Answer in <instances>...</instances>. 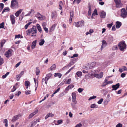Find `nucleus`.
<instances>
[{"instance_id": "f257e3e1", "label": "nucleus", "mask_w": 127, "mask_h": 127, "mask_svg": "<svg viewBox=\"0 0 127 127\" xmlns=\"http://www.w3.org/2000/svg\"><path fill=\"white\" fill-rule=\"evenodd\" d=\"M37 32L36 28H34L29 29L26 31V33L28 35L32 37H34L36 35Z\"/></svg>"}, {"instance_id": "f03ea898", "label": "nucleus", "mask_w": 127, "mask_h": 127, "mask_svg": "<svg viewBox=\"0 0 127 127\" xmlns=\"http://www.w3.org/2000/svg\"><path fill=\"white\" fill-rule=\"evenodd\" d=\"M118 46L120 50L124 51L126 48V45L124 41H122L119 43Z\"/></svg>"}, {"instance_id": "7ed1b4c3", "label": "nucleus", "mask_w": 127, "mask_h": 127, "mask_svg": "<svg viewBox=\"0 0 127 127\" xmlns=\"http://www.w3.org/2000/svg\"><path fill=\"white\" fill-rule=\"evenodd\" d=\"M11 7L13 9L18 8L19 7V5L18 0H12Z\"/></svg>"}, {"instance_id": "20e7f679", "label": "nucleus", "mask_w": 127, "mask_h": 127, "mask_svg": "<svg viewBox=\"0 0 127 127\" xmlns=\"http://www.w3.org/2000/svg\"><path fill=\"white\" fill-rule=\"evenodd\" d=\"M121 16L123 18L127 17V10L124 8L121 9L120 13Z\"/></svg>"}, {"instance_id": "39448f33", "label": "nucleus", "mask_w": 127, "mask_h": 127, "mask_svg": "<svg viewBox=\"0 0 127 127\" xmlns=\"http://www.w3.org/2000/svg\"><path fill=\"white\" fill-rule=\"evenodd\" d=\"M84 22L83 20L79 21L77 22H75V26L77 28L81 27L84 25Z\"/></svg>"}, {"instance_id": "423d86ee", "label": "nucleus", "mask_w": 127, "mask_h": 127, "mask_svg": "<svg viewBox=\"0 0 127 127\" xmlns=\"http://www.w3.org/2000/svg\"><path fill=\"white\" fill-rule=\"evenodd\" d=\"M51 75L52 74L51 73H49L47 75L45 79H42V83H43L44 81L45 84H47L48 80L50 77Z\"/></svg>"}, {"instance_id": "0eeeda50", "label": "nucleus", "mask_w": 127, "mask_h": 127, "mask_svg": "<svg viewBox=\"0 0 127 127\" xmlns=\"http://www.w3.org/2000/svg\"><path fill=\"white\" fill-rule=\"evenodd\" d=\"M103 75V73L102 72H101L99 74H94V76L96 78L99 79L102 78Z\"/></svg>"}, {"instance_id": "6e6552de", "label": "nucleus", "mask_w": 127, "mask_h": 127, "mask_svg": "<svg viewBox=\"0 0 127 127\" xmlns=\"http://www.w3.org/2000/svg\"><path fill=\"white\" fill-rule=\"evenodd\" d=\"M38 112V110L37 109H36L33 112L29 115L28 117L29 119H30L32 118Z\"/></svg>"}, {"instance_id": "1a4fd4ad", "label": "nucleus", "mask_w": 127, "mask_h": 127, "mask_svg": "<svg viewBox=\"0 0 127 127\" xmlns=\"http://www.w3.org/2000/svg\"><path fill=\"white\" fill-rule=\"evenodd\" d=\"M5 55L7 57H9L12 55L11 50H8L5 53Z\"/></svg>"}, {"instance_id": "9d476101", "label": "nucleus", "mask_w": 127, "mask_h": 127, "mask_svg": "<svg viewBox=\"0 0 127 127\" xmlns=\"http://www.w3.org/2000/svg\"><path fill=\"white\" fill-rule=\"evenodd\" d=\"M120 85L119 83L116 84L115 85H113L112 87L113 88L112 90H116L119 87Z\"/></svg>"}, {"instance_id": "9b49d317", "label": "nucleus", "mask_w": 127, "mask_h": 127, "mask_svg": "<svg viewBox=\"0 0 127 127\" xmlns=\"http://www.w3.org/2000/svg\"><path fill=\"white\" fill-rule=\"evenodd\" d=\"M10 19L11 21V23L12 24H14L15 23V18L14 15H10Z\"/></svg>"}, {"instance_id": "f8f14e48", "label": "nucleus", "mask_w": 127, "mask_h": 127, "mask_svg": "<svg viewBox=\"0 0 127 127\" xmlns=\"http://www.w3.org/2000/svg\"><path fill=\"white\" fill-rule=\"evenodd\" d=\"M102 44L101 46V49L102 50L103 48L105 47L107 45V43L106 41L104 40H103L102 41Z\"/></svg>"}, {"instance_id": "ddd939ff", "label": "nucleus", "mask_w": 127, "mask_h": 127, "mask_svg": "<svg viewBox=\"0 0 127 127\" xmlns=\"http://www.w3.org/2000/svg\"><path fill=\"white\" fill-rule=\"evenodd\" d=\"M95 62H93L89 64L88 65L89 68L91 69L93 68L95 66Z\"/></svg>"}, {"instance_id": "4468645a", "label": "nucleus", "mask_w": 127, "mask_h": 127, "mask_svg": "<svg viewBox=\"0 0 127 127\" xmlns=\"http://www.w3.org/2000/svg\"><path fill=\"white\" fill-rule=\"evenodd\" d=\"M23 10V9H20L17 11L15 13V15L17 17H18Z\"/></svg>"}, {"instance_id": "2eb2a0df", "label": "nucleus", "mask_w": 127, "mask_h": 127, "mask_svg": "<svg viewBox=\"0 0 127 127\" xmlns=\"http://www.w3.org/2000/svg\"><path fill=\"white\" fill-rule=\"evenodd\" d=\"M37 40H35L33 41L32 44L31 48L32 49H34L35 47L36 44Z\"/></svg>"}, {"instance_id": "dca6fc26", "label": "nucleus", "mask_w": 127, "mask_h": 127, "mask_svg": "<svg viewBox=\"0 0 127 127\" xmlns=\"http://www.w3.org/2000/svg\"><path fill=\"white\" fill-rule=\"evenodd\" d=\"M76 60L75 59H73L71 60V61L69 64L68 65V66H70L74 64L76 62Z\"/></svg>"}, {"instance_id": "f3484780", "label": "nucleus", "mask_w": 127, "mask_h": 127, "mask_svg": "<svg viewBox=\"0 0 127 127\" xmlns=\"http://www.w3.org/2000/svg\"><path fill=\"white\" fill-rule=\"evenodd\" d=\"M122 25L121 22L119 21H117L116 22V27L117 28H119Z\"/></svg>"}, {"instance_id": "a211bd4d", "label": "nucleus", "mask_w": 127, "mask_h": 127, "mask_svg": "<svg viewBox=\"0 0 127 127\" xmlns=\"http://www.w3.org/2000/svg\"><path fill=\"white\" fill-rule=\"evenodd\" d=\"M116 3V7L117 8H120L122 7L123 4L121 2H118Z\"/></svg>"}, {"instance_id": "6ab92c4d", "label": "nucleus", "mask_w": 127, "mask_h": 127, "mask_svg": "<svg viewBox=\"0 0 127 127\" xmlns=\"http://www.w3.org/2000/svg\"><path fill=\"white\" fill-rule=\"evenodd\" d=\"M54 116L53 114L52 113H48L45 117V120L47 119L49 117H53Z\"/></svg>"}, {"instance_id": "aec40b11", "label": "nucleus", "mask_w": 127, "mask_h": 127, "mask_svg": "<svg viewBox=\"0 0 127 127\" xmlns=\"http://www.w3.org/2000/svg\"><path fill=\"white\" fill-rule=\"evenodd\" d=\"M20 115H17L13 117L11 121L13 122H14L17 120L20 117Z\"/></svg>"}, {"instance_id": "412c9836", "label": "nucleus", "mask_w": 127, "mask_h": 127, "mask_svg": "<svg viewBox=\"0 0 127 127\" xmlns=\"http://www.w3.org/2000/svg\"><path fill=\"white\" fill-rule=\"evenodd\" d=\"M18 85V83H16L14 86H13V88L11 89V92H13L15 91Z\"/></svg>"}, {"instance_id": "4be33fe9", "label": "nucleus", "mask_w": 127, "mask_h": 127, "mask_svg": "<svg viewBox=\"0 0 127 127\" xmlns=\"http://www.w3.org/2000/svg\"><path fill=\"white\" fill-rule=\"evenodd\" d=\"M70 18L69 19V22L70 23H71L72 22V18L73 17V16L74 15V13L73 12V11L70 12Z\"/></svg>"}, {"instance_id": "5701e85b", "label": "nucleus", "mask_w": 127, "mask_h": 127, "mask_svg": "<svg viewBox=\"0 0 127 127\" xmlns=\"http://www.w3.org/2000/svg\"><path fill=\"white\" fill-rule=\"evenodd\" d=\"M25 85L26 87V88L28 89L29 86L30 85V82L28 81H26L25 82Z\"/></svg>"}, {"instance_id": "b1692460", "label": "nucleus", "mask_w": 127, "mask_h": 127, "mask_svg": "<svg viewBox=\"0 0 127 127\" xmlns=\"http://www.w3.org/2000/svg\"><path fill=\"white\" fill-rule=\"evenodd\" d=\"M106 16V13L105 12L103 11L100 12V16L101 18H105Z\"/></svg>"}, {"instance_id": "393cba45", "label": "nucleus", "mask_w": 127, "mask_h": 127, "mask_svg": "<svg viewBox=\"0 0 127 127\" xmlns=\"http://www.w3.org/2000/svg\"><path fill=\"white\" fill-rule=\"evenodd\" d=\"M98 106L96 104H92L90 106V107L92 108H97Z\"/></svg>"}, {"instance_id": "a878e982", "label": "nucleus", "mask_w": 127, "mask_h": 127, "mask_svg": "<svg viewBox=\"0 0 127 127\" xmlns=\"http://www.w3.org/2000/svg\"><path fill=\"white\" fill-rule=\"evenodd\" d=\"M62 74L60 73H55L54 76L55 77L58 76L59 78H60L61 77Z\"/></svg>"}, {"instance_id": "bb28decb", "label": "nucleus", "mask_w": 127, "mask_h": 127, "mask_svg": "<svg viewBox=\"0 0 127 127\" xmlns=\"http://www.w3.org/2000/svg\"><path fill=\"white\" fill-rule=\"evenodd\" d=\"M63 6V3L62 1H60L59 2V8L60 10H62V7Z\"/></svg>"}, {"instance_id": "cd10ccee", "label": "nucleus", "mask_w": 127, "mask_h": 127, "mask_svg": "<svg viewBox=\"0 0 127 127\" xmlns=\"http://www.w3.org/2000/svg\"><path fill=\"white\" fill-rule=\"evenodd\" d=\"M76 75L78 77H80L82 76V73L81 71H78L76 72Z\"/></svg>"}, {"instance_id": "c85d7f7f", "label": "nucleus", "mask_w": 127, "mask_h": 127, "mask_svg": "<svg viewBox=\"0 0 127 127\" xmlns=\"http://www.w3.org/2000/svg\"><path fill=\"white\" fill-rule=\"evenodd\" d=\"M45 42V41L43 39H42L40 40L39 43L40 45H43Z\"/></svg>"}, {"instance_id": "c756f323", "label": "nucleus", "mask_w": 127, "mask_h": 127, "mask_svg": "<svg viewBox=\"0 0 127 127\" xmlns=\"http://www.w3.org/2000/svg\"><path fill=\"white\" fill-rule=\"evenodd\" d=\"M56 65L55 64H53L52 65L50 68V69L51 70H54L55 69L56 67Z\"/></svg>"}, {"instance_id": "7c9ffc66", "label": "nucleus", "mask_w": 127, "mask_h": 127, "mask_svg": "<svg viewBox=\"0 0 127 127\" xmlns=\"http://www.w3.org/2000/svg\"><path fill=\"white\" fill-rule=\"evenodd\" d=\"M6 42L5 40L4 39H3L1 40V42H0V44H1V48H2L3 47V45Z\"/></svg>"}, {"instance_id": "2f4dec72", "label": "nucleus", "mask_w": 127, "mask_h": 127, "mask_svg": "<svg viewBox=\"0 0 127 127\" xmlns=\"http://www.w3.org/2000/svg\"><path fill=\"white\" fill-rule=\"evenodd\" d=\"M37 29L38 30V31L40 32H42V29L40 27V26L38 24L37 25Z\"/></svg>"}, {"instance_id": "473e14b6", "label": "nucleus", "mask_w": 127, "mask_h": 127, "mask_svg": "<svg viewBox=\"0 0 127 127\" xmlns=\"http://www.w3.org/2000/svg\"><path fill=\"white\" fill-rule=\"evenodd\" d=\"M113 40V37L112 36H110L108 38V41L110 42H112Z\"/></svg>"}, {"instance_id": "72a5a7b5", "label": "nucleus", "mask_w": 127, "mask_h": 127, "mask_svg": "<svg viewBox=\"0 0 127 127\" xmlns=\"http://www.w3.org/2000/svg\"><path fill=\"white\" fill-rule=\"evenodd\" d=\"M4 63V61L3 59L0 56V65H2Z\"/></svg>"}, {"instance_id": "f704fd0d", "label": "nucleus", "mask_w": 127, "mask_h": 127, "mask_svg": "<svg viewBox=\"0 0 127 127\" xmlns=\"http://www.w3.org/2000/svg\"><path fill=\"white\" fill-rule=\"evenodd\" d=\"M72 99H76V94L74 93H73L72 94Z\"/></svg>"}, {"instance_id": "c9c22d12", "label": "nucleus", "mask_w": 127, "mask_h": 127, "mask_svg": "<svg viewBox=\"0 0 127 127\" xmlns=\"http://www.w3.org/2000/svg\"><path fill=\"white\" fill-rule=\"evenodd\" d=\"M76 104H75L71 103L72 107L73 109H77V106Z\"/></svg>"}, {"instance_id": "e433bc0d", "label": "nucleus", "mask_w": 127, "mask_h": 127, "mask_svg": "<svg viewBox=\"0 0 127 127\" xmlns=\"http://www.w3.org/2000/svg\"><path fill=\"white\" fill-rule=\"evenodd\" d=\"M9 8L8 7L5 8L2 11V13H3L5 12L8 11L9 10Z\"/></svg>"}, {"instance_id": "4c0bfd02", "label": "nucleus", "mask_w": 127, "mask_h": 127, "mask_svg": "<svg viewBox=\"0 0 127 127\" xmlns=\"http://www.w3.org/2000/svg\"><path fill=\"white\" fill-rule=\"evenodd\" d=\"M32 23V22H29L26 25H25V29H26L28 28V27Z\"/></svg>"}, {"instance_id": "58836bf2", "label": "nucleus", "mask_w": 127, "mask_h": 127, "mask_svg": "<svg viewBox=\"0 0 127 127\" xmlns=\"http://www.w3.org/2000/svg\"><path fill=\"white\" fill-rule=\"evenodd\" d=\"M4 6V4L2 3H0V12L3 9Z\"/></svg>"}, {"instance_id": "ea45409f", "label": "nucleus", "mask_w": 127, "mask_h": 127, "mask_svg": "<svg viewBox=\"0 0 127 127\" xmlns=\"http://www.w3.org/2000/svg\"><path fill=\"white\" fill-rule=\"evenodd\" d=\"M41 16V15L39 13H38L36 14V16L38 19L39 20Z\"/></svg>"}, {"instance_id": "a19ab883", "label": "nucleus", "mask_w": 127, "mask_h": 127, "mask_svg": "<svg viewBox=\"0 0 127 127\" xmlns=\"http://www.w3.org/2000/svg\"><path fill=\"white\" fill-rule=\"evenodd\" d=\"M36 74L37 75H38L40 71H39V70L38 67H36Z\"/></svg>"}, {"instance_id": "79ce46f5", "label": "nucleus", "mask_w": 127, "mask_h": 127, "mask_svg": "<svg viewBox=\"0 0 127 127\" xmlns=\"http://www.w3.org/2000/svg\"><path fill=\"white\" fill-rule=\"evenodd\" d=\"M7 120L6 119H5L4 120V121L3 122V123H5V126L6 127H7L8 126V124H7Z\"/></svg>"}, {"instance_id": "37998d69", "label": "nucleus", "mask_w": 127, "mask_h": 127, "mask_svg": "<svg viewBox=\"0 0 127 127\" xmlns=\"http://www.w3.org/2000/svg\"><path fill=\"white\" fill-rule=\"evenodd\" d=\"M55 27V25H53L51 27L50 29V31L52 32L54 30Z\"/></svg>"}, {"instance_id": "c03bdc74", "label": "nucleus", "mask_w": 127, "mask_h": 127, "mask_svg": "<svg viewBox=\"0 0 127 127\" xmlns=\"http://www.w3.org/2000/svg\"><path fill=\"white\" fill-rule=\"evenodd\" d=\"M71 82V79H68L66 82V84H69Z\"/></svg>"}, {"instance_id": "a18cd8bd", "label": "nucleus", "mask_w": 127, "mask_h": 127, "mask_svg": "<svg viewBox=\"0 0 127 127\" xmlns=\"http://www.w3.org/2000/svg\"><path fill=\"white\" fill-rule=\"evenodd\" d=\"M37 122L35 121H33L31 124V126L32 127L35 126Z\"/></svg>"}, {"instance_id": "49530a36", "label": "nucleus", "mask_w": 127, "mask_h": 127, "mask_svg": "<svg viewBox=\"0 0 127 127\" xmlns=\"http://www.w3.org/2000/svg\"><path fill=\"white\" fill-rule=\"evenodd\" d=\"M9 73L8 72L6 73L4 75H3L2 76V78H3L4 79L9 74Z\"/></svg>"}, {"instance_id": "de8ad7c7", "label": "nucleus", "mask_w": 127, "mask_h": 127, "mask_svg": "<svg viewBox=\"0 0 127 127\" xmlns=\"http://www.w3.org/2000/svg\"><path fill=\"white\" fill-rule=\"evenodd\" d=\"M93 15H98L96 9H95L94 11V12L93 13Z\"/></svg>"}, {"instance_id": "09e8293b", "label": "nucleus", "mask_w": 127, "mask_h": 127, "mask_svg": "<svg viewBox=\"0 0 127 127\" xmlns=\"http://www.w3.org/2000/svg\"><path fill=\"white\" fill-rule=\"evenodd\" d=\"M56 13H52V18H54L56 16Z\"/></svg>"}, {"instance_id": "8fccbe9b", "label": "nucleus", "mask_w": 127, "mask_h": 127, "mask_svg": "<svg viewBox=\"0 0 127 127\" xmlns=\"http://www.w3.org/2000/svg\"><path fill=\"white\" fill-rule=\"evenodd\" d=\"M4 23L3 22L0 24V29L1 28H4Z\"/></svg>"}, {"instance_id": "3c124183", "label": "nucleus", "mask_w": 127, "mask_h": 127, "mask_svg": "<svg viewBox=\"0 0 127 127\" xmlns=\"http://www.w3.org/2000/svg\"><path fill=\"white\" fill-rule=\"evenodd\" d=\"M72 103L71 104H76L77 103V101L76 99H72Z\"/></svg>"}, {"instance_id": "603ef678", "label": "nucleus", "mask_w": 127, "mask_h": 127, "mask_svg": "<svg viewBox=\"0 0 127 127\" xmlns=\"http://www.w3.org/2000/svg\"><path fill=\"white\" fill-rule=\"evenodd\" d=\"M21 77V76H20L19 75H17L16 77V80L17 81H18L20 79Z\"/></svg>"}, {"instance_id": "864d4df0", "label": "nucleus", "mask_w": 127, "mask_h": 127, "mask_svg": "<svg viewBox=\"0 0 127 127\" xmlns=\"http://www.w3.org/2000/svg\"><path fill=\"white\" fill-rule=\"evenodd\" d=\"M96 98V96H91L90 97V98L88 100H91L94 99Z\"/></svg>"}, {"instance_id": "5fc2aeb1", "label": "nucleus", "mask_w": 127, "mask_h": 127, "mask_svg": "<svg viewBox=\"0 0 127 127\" xmlns=\"http://www.w3.org/2000/svg\"><path fill=\"white\" fill-rule=\"evenodd\" d=\"M103 98H102L100 99L99 101L97 102V103L99 104H100L103 101Z\"/></svg>"}, {"instance_id": "6e6d98bb", "label": "nucleus", "mask_w": 127, "mask_h": 127, "mask_svg": "<svg viewBox=\"0 0 127 127\" xmlns=\"http://www.w3.org/2000/svg\"><path fill=\"white\" fill-rule=\"evenodd\" d=\"M81 0H74L73 2V3L76 2L77 4H78L81 1Z\"/></svg>"}, {"instance_id": "4d7b16f0", "label": "nucleus", "mask_w": 127, "mask_h": 127, "mask_svg": "<svg viewBox=\"0 0 127 127\" xmlns=\"http://www.w3.org/2000/svg\"><path fill=\"white\" fill-rule=\"evenodd\" d=\"M123 125L120 123L118 124L116 126V127H122Z\"/></svg>"}, {"instance_id": "13d9d810", "label": "nucleus", "mask_w": 127, "mask_h": 127, "mask_svg": "<svg viewBox=\"0 0 127 127\" xmlns=\"http://www.w3.org/2000/svg\"><path fill=\"white\" fill-rule=\"evenodd\" d=\"M83 90V89L81 88H80L78 89V91L79 93L81 92Z\"/></svg>"}, {"instance_id": "bf43d9fd", "label": "nucleus", "mask_w": 127, "mask_h": 127, "mask_svg": "<svg viewBox=\"0 0 127 127\" xmlns=\"http://www.w3.org/2000/svg\"><path fill=\"white\" fill-rule=\"evenodd\" d=\"M89 9L88 13H89V16L90 15H91V7L90 6H89Z\"/></svg>"}, {"instance_id": "052dcab7", "label": "nucleus", "mask_w": 127, "mask_h": 127, "mask_svg": "<svg viewBox=\"0 0 127 127\" xmlns=\"http://www.w3.org/2000/svg\"><path fill=\"white\" fill-rule=\"evenodd\" d=\"M31 93V91H27L25 92V93L26 95H28L30 94Z\"/></svg>"}, {"instance_id": "680f3d73", "label": "nucleus", "mask_w": 127, "mask_h": 127, "mask_svg": "<svg viewBox=\"0 0 127 127\" xmlns=\"http://www.w3.org/2000/svg\"><path fill=\"white\" fill-rule=\"evenodd\" d=\"M45 19V17L44 16L41 15V17H40L39 20H43Z\"/></svg>"}, {"instance_id": "e2e57ef3", "label": "nucleus", "mask_w": 127, "mask_h": 127, "mask_svg": "<svg viewBox=\"0 0 127 127\" xmlns=\"http://www.w3.org/2000/svg\"><path fill=\"white\" fill-rule=\"evenodd\" d=\"M78 56V55L77 54H74L72 56L71 58H72L75 57H77Z\"/></svg>"}, {"instance_id": "0e129e2a", "label": "nucleus", "mask_w": 127, "mask_h": 127, "mask_svg": "<svg viewBox=\"0 0 127 127\" xmlns=\"http://www.w3.org/2000/svg\"><path fill=\"white\" fill-rule=\"evenodd\" d=\"M21 94V92L20 91H18V93H15V95H16L19 96Z\"/></svg>"}, {"instance_id": "69168bd1", "label": "nucleus", "mask_w": 127, "mask_h": 127, "mask_svg": "<svg viewBox=\"0 0 127 127\" xmlns=\"http://www.w3.org/2000/svg\"><path fill=\"white\" fill-rule=\"evenodd\" d=\"M42 25L43 28L45 27L46 26V23L45 22L43 23H42Z\"/></svg>"}, {"instance_id": "338daca9", "label": "nucleus", "mask_w": 127, "mask_h": 127, "mask_svg": "<svg viewBox=\"0 0 127 127\" xmlns=\"http://www.w3.org/2000/svg\"><path fill=\"white\" fill-rule=\"evenodd\" d=\"M63 122V120H60L57 121V123L59 124H61Z\"/></svg>"}, {"instance_id": "774afa93", "label": "nucleus", "mask_w": 127, "mask_h": 127, "mask_svg": "<svg viewBox=\"0 0 127 127\" xmlns=\"http://www.w3.org/2000/svg\"><path fill=\"white\" fill-rule=\"evenodd\" d=\"M126 74L125 73H122L121 75V77L122 78H124L126 76Z\"/></svg>"}]
</instances>
